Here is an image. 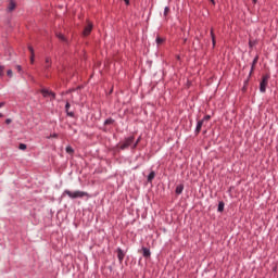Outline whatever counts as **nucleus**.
Listing matches in <instances>:
<instances>
[{
    "label": "nucleus",
    "mask_w": 278,
    "mask_h": 278,
    "mask_svg": "<svg viewBox=\"0 0 278 278\" xmlns=\"http://www.w3.org/2000/svg\"><path fill=\"white\" fill-rule=\"evenodd\" d=\"M258 60H260V56H257V55L253 59L251 70H250V73H249L250 77H251V75H253V71H255V64H257Z\"/></svg>",
    "instance_id": "nucleus-9"
},
{
    "label": "nucleus",
    "mask_w": 278,
    "mask_h": 278,
    "mask_svg": "<svg viewBox=\"0 0 278 278\" xmlns=\"http://www.w3.org/2000/svg\"><path fill=\"white\" fill-rule=\"evenodd\" d=\"M71 106V103H66V105H65V110H66V112H67V116H71V112H68V108Z\"/></svg>",
    "instance_id": "nucleus-25"
},
{
    "label": "nucleus",
    "mask_w": 278,
    "mask_h": 278,
    "mask_svg": "<svg viewBox=\"0 0 278 278\" xmlns=\"http://www.w3.org/2000/svg\"><path fill=\"white\" fill-rule=\"evenodd\" d=\"M84 197H88V192L86 191L71 192V199H84Z\"/></svg>",
    "instance_id": "nucleus-3"
},
{
    "label": "nucleus",
    "mask_w": 278,
    "mask_h": 278,
    "mask_svg": "<svg viewBox=\"0 0 278 278\" xmlns=\"http://www.w3.org/2000/svg\"><path fill=\"white\" fill-rule=\"evenodd\" d=\"M155 179V172H150V174L148 175L147 181L148 184H153V180Z\"/></svg>",
    "instance_id": "nucleus-10"
},
{
    "label": "nucleus",
    "mask_w": 278,
    "mask_h": 278,
    "mask_svg": "<svg viewBox=\"0 0 278 278\" xmlns=\"http://www.w3.org/2000/svg\"><path fill=\"white\" fill-rule=\"evenodd\" d=\"M92 31V23H88L84 28V36H90V33Z\"/></svg>",
    "instance_id": "nucleus-7"
},
{
    "label": "nucleus",
    "mask_w": 278,
    "mask_h": 278,
    "mask_svg": "<svg viewBox=\"0 0 278 278\" xmlns=\"http://www.w3.org/2000/svg\"><path fill=\"white\" fill-rule=\"evenodd\" d=\"M45 68L46 71H48V68H51V58H46Z\"/></svg>",
    "instance_id": "nucleus-16"
},
{
    "label": "nucleus",
    "mask_w": 278,
    "mask_h": 278,
    "mask_svg": "<svg viewBox=\"0 0 278 278\" xmlns=\"http://www.w3.org/2000/svg\"><path fill=\"white\" fill-rule=\"evenodd\" d=\"M5 123H7V125H10V123H12V119L8 118V119H5Z\"/></svg>",
    "instance_id": "nucleus-27"
},
{
    "label": "nucleus",
    "mask_w": 278,
    "mask_h": 278,
    "mask_svg": "<svg viewBox=\"0 0 278 278\" xmlns=\"http://www.w3.org/2000/svg\"><path fill=\"white\" fill-rule=\"evenodd\" d=\"M142 253H143V257H151V250L149 248H144L142 247Z\"/></svg>",
    "instance_id": "nucleus-11"
},
{
    "label": "nucleus",
    "mask_w": 278,
    "mask_h": 278,
    "mask_svg": "<svg viewBox=\"0 0 278 278\" xmlns=\"http://www.w3.org/2000/svg\"><path fill=\"white\" fill-rule=\"evenodd\" d=\"M213 5H216V0H210Z\"/></svg>",
    "instance_id": "nucleus-31"
},
{
    "label": "nucleus",
    "mask_w": 278,
    "mask_h": 278,
    "mask_svg": "<svg viewBox=\"0 0 278 278\" xmlns=\"http://www.w3.org/2000/svg\"><path fill=\"white\" fill-rule=\"evenodd\" d=\"M170 12V8L169 7H165L164 8V16H168V13Z\"/></svg>",
    "instance_id": "nucleus-21"
},
{
    "label": "nucleus",
    "mask_w": 278,
    "mask_h": 278,
    "mask_svg": "<svg viewBox=\"0 0 278 278\" xmlns=\"http://www.w3.org/2000/svg\"><path fill=\"white\" fill-rule=\"evenodd\" d=\"M217 212H220V213L225 212V202L224 201L218 202Z\"/></svg>",
    "instance_id": "nucleus-13"
},
{
    "label": "nucleus",
    "mask_w": 278,
    "mask_h": 278,
    "mask_svg": "<svg viewBox=\"0 0 278 278\" xmlns=\"http://www.w3.org/2000/svg\"><path fill=\"white\" fill-rule=\"evenodd\" d=\"M75 150H73V148L71 149V153H74Z\"/></svg>",
    "instance_id": "nucleus-38"
},
{
    "label": "nucleus",
    "mask_w": 278,
    "mask_h": 278,
    "mask_svg": "<svg viewBox=\"0 0 278 278\" xmlns=\"http://www.w3.org/2000/svg\"><path fill=\"white\" fill-rule=\"evenodd\" d=\"M0 118H3V114L0 113Z\"/></svg>",
    "instance_id": "nucleus-37"
},
{
    "label": "nucleus",
    "mask_w": 278,
    "mask_h": 278,
    "mask_svg": "<svg viewBox=\"0 0 278 278\" xmlns=\"http://www.w3.org/2000/svg\"><path fill=\"white\" fill-rule=\"evenodd\" d=\"M252 1H253L254 4L257 3V0H252Z\"/></svg>",
    "instance_id": "nucleus-36"
},
{
    "label": "nucleus",
    "mask_w": 278,
    "mask_h": 278,
    "mask_svg": "<svg viewBox=\"0 0 278 278\" xmlns=\"http://www.w3.org/2000/svg\"><path fill=\"white\" fill-rule=\"evenodd\" d=\"M9 12H14L16 10V1L9 0V5L7 8Z\"/></svg>",
    "instance_id": "nucleus-8"
},
{
    "label": "nucleus",
    "mask_w": 278,
    "mask_h": 278,
    "mask_svg": "<svg viewBox=\"0 0 278 278\" xmlns=\"http://www.w3.org/2000/svg\"><path fill=\"white\" fill-rule=\"evenodd\" d=\"M140 140H141V137H139V138L136 140V142H132V146H131V150H132V151L138 147V144H140Z\"/></svg>",
    "instance_id": "nucleus-17"
},
{
    "label": "nucleus",
    "mask_w": 278,
    "mask_h": 278,
    "mask_svg": "<svg viewBox=\"0 0 278 278\" xmlns=\"http://www.w3.org/2000/svg\"><path fill=\"white\" fill-rule=\"evenodd\" d=\"M18 149H20L21 151H25V150L27 149V144L21 143L20 147H18Z\"/></svg>",
    "instance_id": "nucleus-23"
},
{
    "label": "nucleus",
    "mask_w": 278,
    "mask_h": 278,
    "mask_svg": "<svg viewBox=\"0 0 278 278\" xmlns=\"http://www.w3.org/2000/svg\"><path fill=\"white\" fill-rule=\"evenodd\" d=\"M7 75H8V77H12V75H13L12 70L7 71Z\"/></svg>",
    "instance_id": "nucleus-26"
},
{
    "label": "nucleus",
    "mask_w": 278,
    "mask_h": 278,
    "mask_svg": "<svg viewBox=\"0 0 278 278\" xmlns=\"http://www.w3.org/2000/svg\"><path fill=\"white\" fill-rule=\"evenodd\" d=\"M104 125H114V118L109 117L104 121Z\"/></svg>",
    "instance_id": "nucleus-18"
},
{
    "label": "nucleus",
    "mask_w": 278,
    "mask_h": 278,
    "mask_svg": "<svg viewBox=\"0 0 278 278\" xmlns=\"http://www.w3.org/2000/svg\"><path fill=\"white\" fill-rule=\"evenodd\" d=\"M203 127V121H198L197 122V126H195V129H194V135L195 136H199L201 134V129Z\"/></svg>",
    "instance_id": "nucleus-6"
},
{
    "label": "nucleus",
    "mask_w": 278,
    "mask_h": 278,
    "mask_svg": "<svg viewBox=\"0 0 278 278\" xmlns=\"http://www.w3.org/2000/svg\"><path fill=\"white\" fill-rule=\"evenodd\" d=\"M250 49H253V41H249Z\"/></svg>",
    "instance_id": "nucleus-29"
},
{
    "label": "nucleus",
    "mask_w": 278,
    "mask_h": 278,
    "mask_svg": "<svg viewBox=\"0 0 278 278\" xmlns=\"http://www.w3.org/2000/svg\"><path fill=\"white\" fill-rule=\"evenodd\" d=\"M5 105V102H0V108H3Z\"/></svg>",
    "instance_id": "nucleus-32"
},
{
    "label": "nucleus",
    "mask_w": 278,
    "mask_h": 278,
    "mask_svg": "<svg viewBox=\"0 0 278 278\" xmlns=\"http://www.w3.org/2000/svg\"><path fill=\"white\" fill-rule=\"evenodd\" d=\"M212 43L213 47H216V36H214V30H211Z\"/></svg>",
    "instance_id": "nucleus-19"
},
{
    "label": "nucleus",
    "mask_w": 278,
    "mask_h": 278,
    "mask_svg": "<svg viewBox=\"0 0 278 278\" xmlns=\"http://www.w3.org/2000/svg\"><path fill=\"white\" fill-rule=\"evenodd\" d=\"M116 253H117V258H118L119 264H123V261L125 260L126 252H124L123 249L117 248Z\"/></svg>",
    "instance_id": "nucleus-4"
},
{
    "label": "nucleus",
    "mask_w": 278,
    "mask_h": 278,
    "mask_svg": "<svg viewBox=\"0 0 278 278\" xmlns=\"http://www.w3.org/2000/svg\"><path fill=\"white\" fill-rule=\"evenodd\" d=\"M155 42H156V45H162V42H164V39L162 37L157 36L155 39Z\"/></svg>",
    "instance_id": "nucleus-20"
},
{
    "label": "nucleus",
    "mask_w": 278,
    "mask_h": 278,
    "mask_svg": "<svg viewBox=\"0 0 278 278\" xmlns=\"http://www.w3.org/2000/svg\"><path fill=\"white\" fill-rule=\"evenodd\" d=\"M210 118H212L211 115H205L201 121L202 123H205V121H210Z\"/></svg>",
    "instance_id": "nucleus-24"
},
{
    "label": "nucleus",
    "mask_w": 278,
    "mask_h": 278,
    "mask_svg": "<svg viewBox=\"0 0 278 278\" xmlns=\"http://www.w3.org/2000/svg\"><path fill=\"white\" fill-rule=\"evenodd\" d=\"M134 140H135L134 136H129V137L125 138L124 141L122 142V144L118 147L119 151H125L129 147L131 148L134 144Z\"/></svg>",
    "instance_id": "nucleus-1"
},
{
    "label": "nucleus",
    "mask_w": 278,
    "mask_h": 278,
    "mask_svg": "<svg viewBox=\"0 0 278 278\" xmlns=\"http://www.w3.org/2000/svg\"><path fill=\"white\" fill-rule=\"evenodd\" d=\"M73 131L77 132L76 128H74Z\"/></svg>",
    "instance_id": "nucleus-39"
},
{
    "label": "nucleus",
    "mask_w": 278,
    "mask_h": 278,
    "mask_svg": "<svg viewBox=\"0 0 278 278\" xmlns=\"http://www.w3.org/2000/svg\"><path fill=\"white\" fill-rule=\"evenodd\" d=\"M66 152H67V153H71V146H67V147H66Z\"/></svg>",
    "instance_id": "nucleus-28"
},
{
    "label": "nucleus",
    "mask_w": 278,
    "mask_h": 278,
    "mask_svg": "<svg viewBox=\"0 0 278 278\" xmlns=\"http://www.w3.org/2000/svg\"><path fill=\"white\" fill-rule=\"evenodd\" d=\"M28 50L30 52V64H34V58H35L34 48L31 46H28Z\"/></svg>",
    "instance_id": "nucleus-14"
},
{
    "label": "nucleus",
    "mask_w": 278,
    "mask_h": 278,
    "mask_svg": "<svg viewBox=\"0 0 278 278\" xmlns=\"http://www.w3.org/2000/svg\"><path fill=\"white\" fill-rule=\"evenodd\" d=\"M16 70L18 71V73H21V71H22L21 65H17V66H16Z\"/></svg>",
    "instance_id": "nucleus-30"
},
{
    "label": "nucleus",
    "mask_w": 278,
    "mask_h": 278,
    "mask_svg": "<svg viewBox=\"0 0 278 278\" xmlns=\"http://www.w3.org/2000/svg\"><path fill=\"white\" fill-rule=\"evenodd\" d=\"M5 71V66L1 65L0 66V77H3Z\"/></svg>",
    "instance_id": "nucleus-22"
},
{
    "label": "nucleus",
    "mask_w": 278,
    "mask_h": 278,
    "mask_svg": "<svg viewBox=\"0 0 278 278\" xmlns=\"http://www.w3.org/2000/svg\"><path fill=\"white\" fill-rule=\"evenodd\" d=\"M108 268L110 269V273H112V270H113L112 266H109Z\"/></svg>",
    "instance_id": "nucleus-34"
},
{
    "label": "nucleus",
    "mask_w": 278,
    "mask_h": 278,
    "mask_svg": "<svg viewBox=\"0 0 278 278\" xmlns=\"http://www.w3.org/2000/svg\"><path fill=\"white\" fill-rule=\"evenodd\" d=\"M66 194H68L71 197V191H66Z\"/></svg>",
    "instance_id": "nucleus-35"
},
{
    "label": "nucleus",
    "mask_w": 278,
    "mask_h": 278,
    "mask_svg": "<svg viewBox=\"0 0 278 278\" xmlns=\"http://www.w3.org/2000/svg\"><path fill=\"white\" fill-rule=\"evenodd\" d=\"M182 192H184V184H180L176 187L175 193L182 194Z\"/></svg>",
    "instance_id": "nucleus-12"
},
{
    "label": "nucleus",
    "mask_w": 278,
    "mask_h": 278,
    "mask_svg": "<svg viewBox=\"0 0 278 278\" xmlns=\"http://www.w3.org/2000/svg\"><path fill=\"white\" fill-rule=\"evenodd\" d=\"M73 116H75V113L71 112V118H73Z\"/></svg>",
    "instance_id": "nucleus-33"
},
{
    "label": "nucleus",
    "mask_w": 278,
    "mask_h": 278,
    "mask_svg": "<svg viewBox=\"0 0 278 278\" xmlns=\"http://www.w3.org/2000/svg\"><path fill=\"white\" fill-rule=\"evenodd\" d=\"M41 94L42 97H50V99H55V92L50 91L48 89H42Z\"/></svg>",
    "instance_id": "nucleus-5"
},
{
    "label": "nucleus",
    "mask_w": 278,
    "mask_h": 278,
    "mask_svg": "<svg viewBox=\"0 0 278 278\" xmlns=\"http://www.w3.org/2000/svg\"><path fill=\"white\" fill-rule=\"evenodd\" d=\"M56 38H59V40H62V42L67 41L66 37L62 33H56Z\"/></svg>",
    "instance_id": "nucleus-15"
},
{
    "label": "nucleus",
    "mask_w": 278,
    "mask_h": 278,
    "mask_svg": "<svg viewBox=\"0 0 278 278\" xmlns=\"http://www.w3.org/2000/svg\"><path fill=\"white\" fill-rule=\"evenodd\" d=\"M268 79H270V74H265L262 76V79L260 81V92H262V94L266 92V88L268 86Z\"/></svg>",
    "instance_id": "nucleus-2"
}]
</instances>
